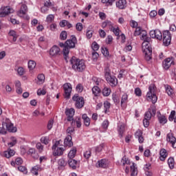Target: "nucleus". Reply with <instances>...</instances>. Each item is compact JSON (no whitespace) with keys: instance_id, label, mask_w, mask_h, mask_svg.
I'll use <instances>...</instances> for the list:
<instances>
[{"instance_id":"f257e3e1","label":"nucleus","mask_w":176,"mask_h":176,"mask_svg":"<svg viewBox=\"0 0 176 176\" xmlns=\"http://www.w3.org/2000/svg\"><path fill=\"white\" fill-rule=\"evenodd\" d=\"M69 63L75 72H83L86 69V63H85V60L73 56L70 59Z\"/></svg>"},{"instance_id":"f03ea898","label":"nucleus","mask_w":176,"mask_h":176,"mask_svg":"<svg viewBox=\"0 0 176 176\" xmlns=\"http://www.w3.org/2000/svg\"><path fill=\"white\" fill-rule=\"evenodd\" d=\"M142 41H144L142 43V48L144 49V58L146 61H149V60L152 59V47H151V37H148V36L144 38Z\"/></svg>"},{"instance_id":"7ed1b4c3","label":"nucleus","mask_w":176,"mask_h":176,"mask_svg":"<svg viewBox=\"0 0 176 176\" xmlns=\"http://www.w3.org/2000/svg\"><path fill=\"white\" fill-rule=\"evenodd\" d=\"M60 144H63V140H58L55 142L52 146V150H54V156H63L64 155V151H65V146H60Z\"/></svg>"},{"instance_id":"20e7f679","label":"nucleus","mask_w":176,"mask_h":176,"mask_svg":"<svg viewBox=\"0 0 176 176\" xmlns=\"http://www.w3.org/2000/svg\"><path fill=\"white\" fill-rule=\"evenodd\" d=\"M146 97L148 101H151L153 104H156L157 102V96H156V94H155V87H153V85L149 86Z\"/></svg>"},{"instance_id":"39448f33","label":"nucleus","mask_w":176,"mask_h":176,"mask_svg":"<svg viewBox=\"0 0 176 176\" xmlns=\"http://www.w3.org/2000/svg\"><path fill=\"white\" fill-rule=\"evenodd\" d=\"M72 100L74 102L75 107L77 108V109H81V108H83L85 106V99L83 97L80 96L78 94H75L72 97Z\"/></svg>"},{"instance_id":"423d86ee","label":"nucleus","mask_w":176,"mask_h":176,"mask_svg":"<svg viewBox=\"0 0 176 176\" xmlns=\"http://www.w3.org/2000/svg\"><path fill=\"white\" fill-rule=\"evenodd\" d=\"M28 12V7H27V5L21 3L20 10L17 11L16 14L19 17H23V19H25V20H30V16L27 15Z\"/></svg>"},{"instance_id":"0eeeda50","label":"nucleus","mask_w":176,"mask_h":176,"mask_svg":"<svg viewBox=\"0 0 176 176\" xmlns=\"http://www.w3.org/2000/svg\"><path fill=\"white\" fill-rule=\"evenodd\" d=\"M64 90V98L66 100H69L71 98V94L72 93V85L69 82H66L63 85Z\"/></svg>"},{"instance_id":"6e6552de","label":"nucleus","mask_w":176,"mask_h":176,"mask_svg":"<svg viewBox=\"0 0 176 176\" xmlns=\"http://www.w3.org/2000/svg\"><path fill=\"white\" fill-rule=\"evenodd\" d=\"M162 41L164 46H168L171 43V33L168 30H164L162 34Z\"/></svg>"},{"instance_id":"1a4fd4ad","label":"nucleus","mask_w":176,"mask_h":176,"mask_svg":"<svg viewBox=\"0 0 176 176\" xmlns=\"http://www.w3.org/2000/svg\"><path fill=\"white\" fill-rule=\"evenodd\" d=\"M50 56L52 58H56V57H58V56H61V50L60 47L57 45L52 46L50 50Z\"/></svg>"},{"instance_id":"9d476101","label":"nucleus","mask_w":176,"mask_h":176,"mask_svg":"<svg viewBox=\"0 0 176 176\" xmlns=\"http://www.w3.org/2000/svg\"><path fill=\"white\" fill-rule=\"evenodd\" d=\"M3 126H6V129L9 133L17 132V128L13 125V123L10 122L9 119L6 120V122H3Z\"/></svg>"},{"instance_id":"9b49d317","label":"nucleus","mask_w":176,"mask_h":176,"mask_svg":"<svg viewBox=\"0 0 176 176\" xmlns=\"http://www.w3.org/2000/svg\"><path fill=\"white\" fill-rule=\"evenodd\" d=\"M150 36L151 38L157 39L158 41H162L163 39V34L159 30L150 31Z\"/></svg>"},{"instance_id":"f8f14e48","label":"nucleus","mask_w":176,"mask_h":176,"mask_svg":"<svg viewBox=\"0 0 176 176\" xmlns=\"http://www.w3.org/2000/svg\"><path fill=\"white\" fill-rule=\"evenodd\" d=\"M78 43V40L76 39V36L72 35L70 39H68L65 41V45L69 49H74L75 47V45Z\"/></svg>"},{"instance_id":"ddd939ff","label":"nucleus","mask_w":176,"mask_h":176,"mask_svg":"<svg viewBox=\"0 0 176 176\" xmlns=\"http://www.w3.org/2000/svg\"><path fill=\"white\" fill-rule=\"evenodd\" d=\"M13 12H14V10L10 6L3 7L0 12V17H6V16H8L10 13H13Z\"/></svg>"},{"instance_id":"4468645a","label":"nucleus","mask_w":176,"mask_h":176,"mask_svg":"<svg viewBox=\"0 0 176 176\" xmlns=\"http://www.w3.org/2000/svg\"><path fill=\"white\" fill-rule=\"evenodd\" d=\"M105 79L111 87L118 86V78L115 76H109Z\"/></svg>"},{"instance_id":"2eb2a0df","label":"nucleus","mask_w":176,"mask_h":176,"mask_svg":"<svg viewBox=\"0 0 176 176\" xmlns=\"http://www.w3.org/2000/svg\"><path fill=\"white\" fill-rule=\"evenodd\" d=\"M115 1L116 8L121 10L127 8V1L126 0H113V2Z\"/></svg>"},{"instance_id":"dca6fc26","label":"nucleus","mask_w":176,"mask_h":176,"mask_svg":"<svg viewBox=\"0 0 176 176\" xmlns=\"http://www.w3.org/2000/svg\"><path fill=\"white\" fill-rule=\"evenodd\" d=\"M166 141L168 142H170L171 144V146H173L174 148H176V138L173 135V133H168L166 136Z\"/></svg>"},{"instance_id":"f3484780","label":"nucleus","mask_w":176,"mask_h":176,"mask_svg":"<svg viewBox=\"0 0 176 176\" xmlns=\"http://www.w3.org/2000/svg\"><path fill=\"white\" fill-rule=\"evenodd\" d=\"M65 115L67 116V122L74 120V116L75 115V109L71 108L65 111Z\"/></svg>"},{"instance_id":"a211bd4d","label":"nucleus","mask_w":176,"mask_h":176,"mask_svg":"<svg viewBox=\"0 0 176 176\" xmlns=\"http://www.w3.org/2000/svg\"><path fill=\"white\" fill-rule=\"evenodd\" d=\"M155 115H156V109H148V110L144 114V119L151 120V119H152V116H155Z\"/></svg>"},{"instance_id":"6ab92c4d","label":"nucleus","mask_w":176,"mask_h":176,"mask_svg":"<svg viewBox=\"0 0 176 176\" xmlns=\"http://www.w3.org/2000/svg\"><path fill=\"white\" fill-rule=\"evenodd\" d=\"M69 166L73 170H76V167H79V162L74 159H69L67 161Z\"/></svg>"},{"instance_id":"aec40b11","label":"nucleus","mask_w":176,"mask_h":176,"mask_svg":"<svg viewBox=\"0 0 176 176\" xmlns=\"http://www.w3.org/2000/svg\"><path fill=\"white\" fill-rule=\"evenodd\" d=\"M127 102H129V95L124 94L121 97L120 107L126 108Z\"/></svg>"},{"instance_id":"412c9836","label":"nucleus","mask_w":176,"mask_h":176,"mask_svg":"<svg viewBox=\"0 0 176 176\" xmlns=\"http://www.w3.org/2000/svg\"><path fill=\"white\" fill-rule=\"evenodd\" d=\"M72 121V127H74V126H76L78 129H80V127H82V122L80 117H76L75 119L73 118Z\"/></svg>"},{"instance_id":"4be33fe9","label":"nucleus","mask_w":176,"mask_h":176,"mask_svg":"<svg viewBox=\"0 0 176 176\" xmlns=\"http://www.w3.org/2000/svg\"><path fill=\"white\" fill-rule=\"evenodd\" d=\"M109 162L108 160L105 159H102L98 161L96 164V167H101L102 168H107L108 167Z\"/></svg>"},{"instance_id":"5701e85b","label":"nucleus","mask_w":176,"mask_h":176,"mask_svg":"<svg viewBox=\"0 0 176 176\" xmlns=\"http://www.w3.org/2000/svg\"><path fill=\"white\" fill-rule=\"evenodd\" d=\"M28 155H30L33 159H38L39 155L36 153V150L34 148H29Z\"/></svg>"},{"instance_id":"b1692460","label":"nucleus","mask_w":176,"mask_h":176,"mask_svg":"<svg viewBox=\"0 0 176 176\" xmlns=\"http://www.w3.org/2000/svg\"><path fill=\"white\" fill-rule=\"evenodd\" d=\"M64 144L65 146H68L69 148H71V146L74 145V143L72 142V136H71V135H67V136L65 138Z\"/></svg>"},{"instance_id":"393cba45","label":"nucleus","mask_w":176,"mask_h":176,"mask_svg":"<svg viewBox=\"0 0 176 176\" xmlns=\"http://www.w3.org/2000/svg\"><path fill=\"white\" fill-rule=\"evenodd\" d=\"M160 160H161V162H164L168 153H167V151L166 149L162 148L160 151Z\"/></svg>"},{"instance_id":"a878e982","label":"nucleus","mask_w":176,"mask_h":176,"mask_svg":"<svg viewBox=\"0 0 176 176\" xmlns=\"http://www.w3.org/2000/svg\"><path fill=\"white\" fill-rule=\"evenodd\" d=\"M171 64H173V61H171V58H167L164 60V61L162 63L163 67L165 69H168L170 67H171Z\"/></svg>"},{"instance_id":"bb28decb","label":"nucleus","mask_w":176,"mask_h":176,"mask_svg":"<svg viewBox=\"0 0 176 176\" xmlns=\"http://www.w3.org/2000/svg\"><path fill=\"white\" fill-rule=\"evenodd\" d=\"M102 28H107V27H108L109 30H112V28H113V23H112V22H111L110 21L106 20L105 21L102 23V25H101Z\"/></svg>"},{"instance_id":"cd10ccee","label":"nucleus","mask_w":176,"mask_h":176,"mask_svg":"<svg viewBox=\"0 0 176 176\" xmlns=\"http://www.w3.org/2000/svg\"><path fill=\"white\" fill-rule=\"evenodd\" d=\"M58 164L59 170H64L67 163V162H65V160H64V158H61L58 161Z\"/></svg>"},{"instance_id":"c85d7f7f","label":"nucleus","mask_w":176,"mask_h":176,"mask_svg":"<svg viewBox=\"0 0 176 176\" xmlns=\"http://www.w3.org/2000/svg\"><path fill=\"white\" fill-rule=\"evenodd\" d=\"M14 150H12L10 148L8 149V151H4L3 155L5 157H7V159H10V157H12V156H14Z\"/></svg>"},{"instance_id":"c756f323","label":"nucleus","mask_w":176,"mask_h":176,"mask_svg":"<svg viewBox=\"0 0 176 176\" xmlns=\"http://www.w3.org/2000/svg\"><path fill=\"white\" fill-rule=\"evenodd\" d=\"M82 119L83 120L85 126L89 127V126H90V118L87 116V114H83Z\"/></svg>"},{"instance_id":"7c9ffc66","label":"nucleus","mask_w":176,"mask_h":176,"mask_svg":"<svg viewBox=\"0 0 176 176\" xmlns=\"http://www.w3.org/2000/svg\"><path fill=\"white\" fill-rule=\"evenodd\" d=\"M166 89V93H167L168 96H169V97H174V90H173V88H171V87L170 85H166L165 87Z\"/></svg>"},{"instance_id":"2f4dec72","label":"nucleus","mask_w":176,"mask_h":176,"mask_svg":"<svg viewBox=\"0 0 176 176\" xmlns=\"http://www.w3.org/2000/svg\"><path fill=\"white\" fill-rule=\"evenodd\" d=\"M102 93L104 97H109V96L111 95V88L108 87H104L102 89Z\"/></svg>"},{"instance_id":"473e14b6","label":"nucleus","mask_w":176,"mask_h":176,"mask_svg":"<svg viewBox=\"0 0 176 176\" xmlns=\"http://www.w3.org/2000/svg\"><path fill=\"white\" fill-rule=\"evenodd\" d=\"M91 90L95 97H98V96H100V93H101V89H100V87L97 86H94Z\"/></svg>"},{"instance_id":"72a5a7b5","label":"nucleus","mask_w":176,"mask_h":176,"mask_svg":"<svg viewBox=\"0 0 176 176\" xmlns=\"http://www.w3.org/2000/svg\"><path fill=\"white\" fill-rule=\"evenodd\" d=\"M118 134L120 135V138H122L123 137V133H124V124H121L118 125Z\"/></svg>"},{"instance_id":"f704fd0d","label":"nucleus","mask_w":176,"mask_h":176,"mask_svg":"<svg viewBox=\"0 0 176 176\" xmlns=\"http://www.w3.org/2000/svg\"><path fill=\"white\" fill-rule=\"evenodd\" d=\"M8 35L10 36H12L13 42H16V41H17V38L19 37V35H17V34L16 33V31L14 30H10V32H8Z\"/></svg>"},{"instance_id":"c9c22d12","label":"nucleus","mask_w":176,"mask_h":176,"mask_svg":"<svg viewBox=\"0 0 176 176\" xmlns=\"http://www.w3.org/2000/svg\"><path fill=\"white\" fill-rule=\"evenodd\" d=\"M28 65V68L30 71H32L33 69H35V67H36V63L32 60H29Z\"/></svg>"},{"instance_id":"e433bc0d","label":"nucleus","mask_w":176,"mask_h":176,"mask_svg":"<svg viewBox=\"0 0 176 176\" xmlns=\"http://www.w3.org/2000/svg\"><path fill=\"white\" fill-rule=\"evenodd\" d=\"M76 155V148H73L72 149L70 150L67 156L69 159H74Z\"/></svg>"},{"instance_id":"4c0bfd02","label":"nucleus","mask_w":176,"mask_h":176,"mask_svg":"<svg viewBox=\"0 0 176 176\" xmlns=\"http://www.w3.org/2000/svg\"><path fill=\"white\" fill-rule=\"evenodd\" d=\"M37 85H43V83L45 82V75L39 74L37 77Z\"/></svg>"},{"instance_id":"58836bf2","label":"nucleus","mask_w":176,"mask_h":176,"mask_svg":"<svg viewBox=\"0 0 176 176\" xmlns=\"http://www.w3.org/2000/svg\"><path fill=\"white\" fill-rule=\"evenodd\" d=\"M168 164L169 168H170V170H173V168H174V166H175V162L174 161L173 157L168 158Z\"/></svg>"},{"instance_id":"ea45409f","label":"nucleus","mask_w":176,"mask_h":176,"mask_svg":"<svg viewBox=\"0 0 176 176\" xmlns=\"http://www.w3.org/2000/svg\"><path fill=\"white\" fill-rule=\"evenodd\" d=\"M104 113H108L109 112V109L111 108V103L108 101L104 102Z\"/></svg>"},{"instance_id":"a19ab883","label":"nucleus","mask_w":176,"mask_h":176,"mask_svg":"<svg viewBox=\"0 0 176 176\" xmlns=\"http://www.w3.org/2000/svg\"><path fill=\"white\" fill-rule=\"evenodd\" d=\"M111 32H113L114 35H116V36H120L119 35H120V29H119L118 27L117 28H114L113 26L112 29H111Z\"/></svg>"},{"instance_id":"79ce46f5","label":"nucleus","mask_w":176,"mask_h":176,"mask_svg":"<svg viewBox=\"0 0 176 176\" xmlns=\"http://www.w3.org/2000/svg\"><path fill=\"white\" fill-rule=\"evenodd\" d=\"M111 69H109V65H107L104 67V78H107L108 76H111Z\"/></svg>"},{"instance_id":"37998d69","label":"nucleus","mask_w":176,"mask_h":176,"mask_svg":"<svg viewBox=\"0 0 176 176\" xmlns=\"http://www.w3.org/2000/svg\"><path fill=\"white\" fill-rule=\"evenodd\" d=\"M36 148L38 150V153H42L43 152V145H42V143L37 142L36 144Z\"/></svg>"},{"instance_id":"c03bdc74","label":"nucleus","mask_w":176,"mask_h":176,"mask_svg":"<svg viewBox=\"0 0 176 176\" xmlns=\"http://www.w3.org/2000/svg\"><path fill=\"white\" fill-rule=\"evenodd\" d=\"M112 100L113 102L116 104V105H118V104H120V99H119V97L118 95L113 94L112 96Z\"/></svg>"},{"instance_id":"a18cd8bd","label":"nucleus","mask_w":176,"mask_h":176,"mask_svg":"<svg viewBox=\"0 0 176 176\" xmlns=\"http://www.w3.org/2000/svg\"><path fill=\"white\" fill-rule=\"evenodd\" d=\"M18 170L19 171H20L21 173H23V174H27L28 173L27 168L24 166H18Z\"/></svg>"},{"instance_id":"49530a36","label":"nucleus","mask_w":176,"mask_h":176,"mask_svg":"<svg viewBox=\"0 0 176 176\" xmlns=\"http://www.w3.org/2000/svg\"><path fill=\"white\" fill-rule=\"evenodd\" d=\"M83 156L85 159H90V157H91V150L89 149L84 152Z\"/></svg>"},{"instance_id":"de8ad7c7","label":"nucleus","mask_w":176,"mask_h":176,"mask_svg":"<svg viewBox=\"0 0 176 176\" xmlns=\"http://www.w3.org/2000/svg\"><path fill=\"white\" fill-rule=\"evenodd\" d=\"M91 49L94 52H97V50L100 49V45H98V43H97V42L94 41L91 45Z\"/></svg>"},{"instance_id":"09e8293b","label":"nucleus","mask_w":176,"mask_h":176,"mask_svg":"<svg viewBox=\"0 0 176 176\" xmlns=\"http://www.w3.org/2000/svg\"><path fill=\"white\" fill-rule=\"evenodd\" d=\"M63 56H65V58H67L68 54H69V48L65 45L63 50Z\"/></svg>"},{"instance_id":"8fccbe9b","label":"nucleus","mask_w":176,"mask_h":176,"mask_svg":"<svg viewBox=\"0 0 176 176\" xmlns=\"http://www.w3.org/2000/svg\"><path fill=\"white\" fill-rule=\"evenodd\" d=\"M102 3H105L106 6H112L113 5V0H102Z\"/></svg>"},{"instance_id":"3c124183","label":"nucleus","mask_w":176,"mask_h":176,"mask_svg":"<svg viewBox=\"0 0 176 176\" xmlns=\"http://www.w3.org/2000/svg\"><path fill=\"white\" fill-rule=\"evenodd\" d=\"M38 171H39V166L38 165L34 166L31 170L32 174H34V175H38Z\"/></svg>"},{"instance_id":"603ef678","label":"nucleus","mask_w":176,"mask_h":176,"mask_svg":"<svg viewBox=\"0 0 176 176\" xmlns=\"http://www.w3.org/2000/svg\"><path fill=\"white\" fill-rule=\"evenodd\" d=\"M121 163L122 164V166H124L125 164H130V160L129 158L126 157V156H124L121 160Z\"/></svg>"},{"instance_id":"864d4df0","label":"nucleus","mask_w":176,"mask_h":176,"mask_svg":"<svg viewBox=\"0 0 176 176\" xmlns=\"http://www.w3.org/2000/svg\"><path fill=\"white\" fill-rule=\"evenodd\" d=\"M104 146H105V144L104 143L100 144L99 146L96 147V152L100 153L104 149Z\"/></svg>"},{"instance_id":"5fc2aeb1","label":"nucleus","mask_w":176,"mask_h":176,"mask_svg":"<svg viewBox=\"0 0 176 176\" xmlns=\"http://www.w3.org/2000/svg\"><path fill=\"white\" fill-rule=\"evenodd\" d=\"M40 141L42 144H45V145H47V144H49V138L42 137Z\"/></svg>"},{"instance_id":"6e6d98bb","label":"nucleus","mask_w":176,"mask_h":176,"mask_svg":"<svg viewBox=\"0 0 176 176\" xmlns=\"http://www.w3.org/2000/svg\"><path fill=\"white\" fill-rule=\"evenodd\" d=\"M135 94L138 97H141V96H142V91H141V89H140V87H137L135 89Z\"/></svg>"},{"instance_id":"4d7b16f0","label":"nucleus","mask_w":176,"mask_h":176,"mask_svg":"<svg viewBox=\"0 0 176 176\" xmlns=\"http://www.w3.org/2000/svg\"><path fill=\"white\" fill-rule=\"evenodd\" d=\"M53 20H54V15L49 14L46 18L47 23H52Z\"/></svg>"},{"instance_id":"13d9d810","label":"nucleus","mask_w":176,"mask_h":176,"mask_svg":"<svg viewBox=\"0 0 176 176\" xmlns=\"http://www.w3.org/2000/svg\"><path fill=\"white\" fill-rule=\"evenodd\" d=\"M12 142L8 144L10 148H12V146H14V145L17 144V140L16 139V138H12Z\"/></svg>"},{"instance_id":"bf43d9fd","label":"nucleus","mask_w":176,"mask_h":176,"mask_svg":"<svg viewBox=\"0 0 176 176\" xmlns=\"http://www.w3.org/2000/svg\"><path fill=\"white\" fill-rule=\"evenodd\" d=\"M159 121L162 124H166L167 123V118H166V116H162L159 118Z\"/></svg>"},{"instance_id":"052dcab7","label":"nucleus","mask_w":176,"mask_h":176,"mask_svg":"<svg viewBox=\"0 0 176 176\" xmlns=\"http://www.w3.org/2000/svg\"><path fill=\"white\" fill-rule=\"evenodd\" d=\"M99 56H100V55L97 53V52L94 51V52H92V60H93L94 61H97V60H98Z\"/></svg>"},{"instance_id":"680f3d73","label":"nucleus","mask_w":176,"mask_h":176,"mask_svg":"<svg viewBox=\"0 0 176 176\" xmlns=\"http://www.w3.org/2000/svg\"><path fill=\"white\" fill-rule=\"evenodd\" d=\"M102 53L104 57H108V56H109V51L107 49V47H102Z\"/></svg>"},{"instance_id":"e2e57ef3","label":"nucleus","mask_w":176,"mask_h":176,"mask_svg":"<svg viewBox=\"0 0 176 176\" xmlns=\"http://www.w3.org/2000/svg\"><path fill=\"white\" fill-rule=\"evenodd\" d=\"M60 38L61 41H65V39H67V32L65 31L61 32L60 34Z\"/></svg>"},{"instance_id":"0e129e2a","label":"nucleus","mask_w":176,"mask_h":176,"mask_svg":"<svg viewBox=\"0 0 176 176\" xmlns=\"http://www.w3.org/2000/svg\"><path fill=\"white\" fill-rule=\"evenodd\" d=\"M76 90L78 93H82L83 91V85L78 84L76 87Z\"/></svg>"},{"instance_id":"69168bd1","label":"nucleus","mask_w":176,"mask_h":176,"mask_svg":"<svg viewBox=\"0 0 176 176\" xmlns=\"http://www.w3.org/2000/svg\"><path fill=\"white\" fill-rule=\"evenodd\" d=\"M17 73L19 75H20V76H23V75H24L25 73V71L24 70V68L21 67L18 68Z\"/></svg>"},{"instance_id":"338daca9","label":"nucleus","mask_w":176,"mask_h":176,"mask_svg":"<svg viewBox=\"0 0 176 176\" xmlns=\"http://www.w3.org/2000/svg\"><path fill=\"white\" fill-rule=\"evenodd\" d=\"M76 28L77 30V31H82V30H83V24H82V23H78L76 25Z\"/></svg>"},{"instance_id":"774afa93","label":"nucleus","mask_w":176,"mask_h":176,"mask_svg":"<svg viewBox=\"0 0 176 176\" xmlns=\"http://www.w3.org/2000/svg\"><path fill=\"white\" fill-rule=\"evenodd\" d=\"M37 94L38 96H45V94H46V90L44 89H38L37 90Z\"/></svg>"}]
</instances>
